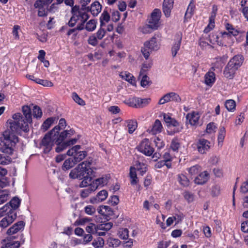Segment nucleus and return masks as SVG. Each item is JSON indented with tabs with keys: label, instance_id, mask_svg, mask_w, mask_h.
I'll return each mask as SVG.
<instances>
[{
	"label": "nucleus",
	"instance_id": "nucleus-1",
	"mask_svg": "<svg viewBox=\"0 0 248 248\" xmlns=\"http://www.w3.org/2000/svg\"><path fill=\"white\" fill-rule=\"evenodd\" d=\"M24 120L19 121H8V129L5 130L0 138V151L9 155H12L14 148L18 142V138L16 134L20 130L25 132L29 131V125L24 123Z\"/></svg>",
	"mask_w": 248,
	"mask_h": 248
},
{
	"label": "nucleus",
	"instance_id": "nucleus-2",
	"mask_svg": "<svg viewBox=\"0 0 248 248\" xmlns=\"http://www.w3.org/2000/svg\"><path fill=\"white\" fill-rule=\"evenodd\" d=\"M93 160L88 159L80 163L75 169L72 170L69 173V176L73 179H83L80 184V187H87L92 184V178L95 176V172L91 167Z\"/></svg>",
	"mask_w": 248,
	"mask_h": 248
},
{
	"label": "nucleus",
	"instance_id": "nucleus-3",
	"mask_svg": "<svg viewBox=\"0 0 248 248\" xmlns=\"http://www.w3.org/2000/svg\"><path fill=\"white\" fill-rule=\"evenodd\" d=\"M244 57L241 55H237L231 59L224 70V75L228 78L232 79L233 78L236 71L242 64Z\"/></svg>",
	"mask_w": 248,
	"mask_h": 248
},
{
	"label": "nucleus",
	"instance_id": "nucleus-4",
	"mask_svg": "<svg viewBox=\"0 0 248 248\" xmlns=\"http://www.w3.org/2000/svg\"><path fill=\"white\" fill-rule=\"evenodd\" d=\"M83 11L82 9H79V6L75 5L72 7V16L68 23L69 27H74L78 21H80V23L78 24L84 25L89 19V15L88 14H85Z\"/></svg>",
	"mask_w": 248,
	"mask_h": 248
},
{
	"label": "nucleus",
	"instance_id": "nucleus-5",
	"mask_svg": "<svg viewBox=\"0 0 248 248\" xmlns=\"http://www.w3.org/2000/svg\"><path fill=\"white\" fill-rule=\"evenodd\" d=\"M59 130V127H54L50 132L46 134L41 141V146L43 147L45 153L49 152L52 147L55 143L57 135L56 133H54L55 130Z\"/></svg>",
	"mask_w": 248,
	"mask_h": 248
},
{
	"label": "nucleus",
	"instance_id": "nucleus-6",
	"mask_svg": "<svg viewBox=\"0 0 248 248\" xmlns=\"http://www.w3.org/2000/svg\"><path fill=\"white\" fill-rule=\"evenodd\" d=\"M159 48V44L157 42L156 38L154 36L144 43V46L141 48V51L144 57L147 60L152 51L157 50Z\"/></svg>",
	"mask_w": 248,
	"mask_h": 248
},
{
	"label": "nucleus",
	"instance_id": "nucleus-7",
	"mask_svg": "<svg viewBox=\"0 0 248 248\" xmlns=\"http://www.w3.org/2000/svg\"><path fill=\"white\" fill-rule=\"evenodd\" d=\"M80 149L81 146L77 145L73 146L67 152V155L73 156V161L75 163L77 164L81 161L87 156V154L86 151H79Z\"/></svg>",
	"mask_w": 248,
	"mask_h": 248
},
{
	"label": "nucleus",
	"instance_id": "nucleus-8",
	"mask_svg": "<svg viewBox=\"0 0 248 248\" xmlns=\"http://www.w3.org/2000/svg\"><path fill=\"white\" fill-rule=\"evenodd\" d=\"M100 29L98 31L96 34L99 39H101L106 33V30L108 31V25L106 24L108 22V13L107 11H104L100 17Z\"/></svg>",
	"mask_w": 248,
	"mask_h": 248
},
{
	"label": "nucleus",
	"instance_id": "nucleus-9",
	"mask_svg": "<svg viewBox=\"0 0 248 248\" xmlns=\"http://www.w3.org/2000/svg\"><path fill=\"white\" fill-rule=\"evenodd\" d=\"M161 16L160 9L156 8L152 12L149 19L148 27L153 30H156L159 26V20Z\"/></svg>",
	"mask_w": 248,
	"mask_h": 248
},
{
	"label": "nucleus",
	"instance_id": "nucleus-10",
	"mask_svg": "<svg viewBox=\"0 0 248 248\" xmlns=\"http://www.w3.org/2000/svg\"><path fill=\"white\" fill-rule=\"evenodd\" d=\"M138 150L146 156H151L154 152V149L151 145L149 140L143 139L137 147Z\"/></svg>",
	"mask_w": 248,
	"mask_h": 248
},
{
	"label": "nucleus",
	"instance_id": "nucleus-11",
	"mask_svg": "<svg viewBox=\"0 0 248 248\" xmlns=\"http://www.w3.org/2000/svg\"><path fill=\"white\" fill-rule=\"evenodd\" d=\"M59 140L60 136L58 135L56 140L55 141V144L57 145V147L55 148V151L57 153L61 152L68 146L73 145L75 144L78 140V139L76 138L72 139L66 142H62L64 140Z\"/></svg>",
	"mask_w": 248,
	"mask_h": 248
},
{
	"label": "nucleus",
	"instance_id": "nucleus-12",
	"mask_svg": "<svg viewBox=\"0 0 248 248\" xmlns=\"http://www.w3.org/2000/svg\"><path fill=\"white\" fill-rule=\"evenodd\" d=\"M210 146V142L204 139H200L197 143L198 151L202 154H205L209 150Z\"/></svg>",
	"mask_w": 248,
	"mask_h": 248
},
{
	"label": "nucleus",
	"instance_id": "nucleus-13",
	"mask_svg": "<svg viewBox=\"0 0 248 248\" xmlns=\"http://www.w3.org/2000/svg\"><path fill=\"white\" fill-rule=\"evenodd\" d=\"M150 98H140L133 97L130 100V106L136 108H143L147 105L150 102Z\"/></svg>",
	"mask_w": 248,
	"mask_h": 248
},
{
	"label": "nucleus",
	"instance_id": "nucleus-14",
	"mask_svg": "<svg viewBox=\"0 0 248 248\" xmlns=\"http://www.w3.org/2000/svg\"><path fill=\"white\" fill-rule=\"evenodd\" d=\"M16 217V213H10L9 215L4 216L0 221V226L2 228H6L14 222Z\"/></svg>",
	"mask_w": 248,
	"mask_h": 248
},
{
	"label": "nucleus",
	"instance_id": "nucleus-15",
	"mask_svg": "<svg viewBox=\"0 0 248 248\" xmlns=\"http://www.w3.org/2000/svg\"><path fill=\"white\" fill-rule=\"evenodd\" d=\"M174 0H164L162 4V11L166 17L170 16L173 7Z\"/></svg>",
	"mask_w": 248,
	"mask_h": 248
},
{
	"label": "nucleus",
	"instance_id": "nucleus-16",
	"mask_svg": "<svg viewBox=\"0 0 248 248\" xmlns=\"http://www.w3.org/2000/svg\"><path fill=\"white\" fill-rule=\"evenodd\" d=\"M15 236H9L3 240L5 242V245L1 247V248H19L20 246V243L19 241H13V239H15Z\"/></svg>",
	"mask_w": 248,
	"mask_h": 248
},
{
	"label": "nucleus",
	"instance_id": "nucleus-17",
	"mask_svg": "<svg viewBox=\"0 0 248 248\" xmlns=\"http://www.w3.org/2000/svg\"><path fill=\"white\" fill-rule=\"evenodd\" d=\"M25 223L23 221H18L14 224L12 227H11L7 231V233L9 235H11L16 233L18 231L23 229L24 228Z\"/></svg>",
	"mask_w": 248,
	"mask_h": 248
},
{
	"label": "nucleus",
	"instance_id": "nucleus-18",
	"mask_svg": "<svg viewBox=\"0 0 248 248\" xmlns=\"http://www.w3.org/2000/svg\"><path fill=\"white\" fill-rule=\"evenodd\" d=\"M209 179V174L207 171H204L199 174L195 179L194 182L197 185H203Z\"/></svg>",
	"mask_w": 248,
	"mask_h": 248
},
{
	"label": "nucleus",
	"instance_id": "nucleus-19",
	"mask_svg": "<svg viewBox=\"0 0 248 248\" xmlns=\"http://www.w3.org/2000/svg\"><path fill=\"white\" fill-rule=\"evenodd\" d=\"M225 28L228 32L224 31L221 32V36L223 38L231 37L232 36H237L239 33L237 30H235L233 28V26L230 24L226 23L225 24Z\"/></svg>",
	"mask_w": 248,
	"mask_h": 248
},
{
	"label": "nucleus",
	"instance_id": "nucleus-20",
	"mask_svg": "<svg viewBox=\"0 0 248 248\" xmlns=\"http://www.w3.org/2000/svg\"><path fill=\"white\" fill-rule=\"evenodd\" d=\"M22 112L24 117L22 118L21 120H24V123L29 125V124L32 122L31 110L28 106H24L22 107Z\"/></svg>",
	"mask_w": 248,
	"mask_h": 248
},
{
	"label": "nucleus",
	"instance_id": "nucleus-21",
	"mask_svg": "<svg viewBox=\"0 0 248 248\" xmlns=\"http://www.w3.org/2000/svg\"><path fill=\"white\" fill-rule=\"evenodd\" d=\"M87 9L88 13L91 12L93 16H96L101 10V5L98 1H96L91 4V7L88 6Z\"/></svg>",
	"mask_w": 248,
	"mask_h": 248
},
{
	"label": "nucleus",
	"instance_id": "nucleus-22",
	"mask_svg": "<svg viewBox=\"0 0 248 248\" xmlns=\"http://www.w3.org/2000/svg\"><path fill=\"white\" fill-rule=\"evenodd\" d=\"M108 196L107 190H103L98 193L96 197L90 199V202L93 203H97L105 200Z\"/></svg>",
	"mask_w": 248,
	"mask_h": 248
},
{
	"label": "nucleus",
	"instance_id": "nucleus-23",
	"mask_svg": "<svg viewBox=\"0 0 248 248\" xmlns=\"http://www.w3.org/2000/svg\"><path fill=\"white\" fill-rule=\"evenodd\" d=\"M163 127L160 121L158 120H156L153 124L151 129H148L149 133L153 135H155L159 133L162 131Z\"/></svg>",
	"mask_w": 248,
	"mask_h": 248
},
{
	"label": "nucleus",
	"instance_id": "nucleus-24",
	"mask_svg": "<svg viewBox=\"0 0 248 248\" xmlns=\"http://www.w3.org/2000/svg\"><path fill=\"white\" fill-rule=\"evenodd\" d=\"M186 118L189 121V124L192 125L197 124L200 118L198 113L192 112L187 114Z\"/></svg>",
	"mask_w": 248,
	"mask_h": 248
},
{
	"label": "nucleus",
	"instance_id": "nucleus-25",
	"mask_svg": "<svg viewBox=\"0 0 248 248\" xmlns=\"http://www.w3.org/2000/svg\"><path fill=\"white\" fill-rule=\"evenodd\" d=\"M98 212L103 216V218H104L105 220H106L104 221L102 220L101 222H104L105 224L107 225L108 223L107 222L108 220V206L106 205L100 206Z\"/></svg>",
	"mask_w": 248,
	"mask_h": 248
},
{
	"label": "nucleus",
	"instance_id": "nucleus-26",
	"mask_svg": "<svg viewBox=\"0 0 248 248\" xmlns=\"http://www.w3.org/2000/svg\"><path fill=\"white\" fill-rule=\"evenodd\" d=\"M215 81V74L209 71L204 76V83L208 86H212Z\"/></svg>",
	"mask_w": 248,
	"mask_h": 248
},
{
	"label": "nucleus",
	"instance_id": "nucleus-27",
	"mask_svg": "<svg viewBox=\"0 0 248 248\" xmlns=\"http://www.w3.org/2000/svg\"><path fill=\"white\" fill-rule=\"evenodd\" d=\"M176 39L177 41L173 44L171 48V53L173 57H174L176 55L178 51L180 49L182 37L179 35H178L176 36Z\"/></svg>",
	"mask_w": 248,
	"mask_h": 248
},
{
	"label": "nucleus",
	"instance_id": "nucleus-28",
	"mask_svg": "<svg viewBox=\"0 0 248 248\" xmlns=\"http://www.w3.org/2000/svg\"><path fill=\"white\" fill-rule=\"evenodd\" d=\"M120 76L124 79L125 80L131 84L135 83V78L130 73L127 72H123L120 74Z\"/></svg>",
	"mask_w": 248,
	"mask_h": 248
},
{
	"label": "nucleus",
	"instance_id": "nucleus-29",
	"mask_svg": "<svg viewBox=\"0 0 248 248\" xmlns=\"http://www.w3.org/2000/svg\"><path fill=\"white\" fill-rule=\"evenodd\" d=\"M102 228L93 223H91L86 227V231L90 234H95L97 233L99 230H101Z\"/></svg>",
	"mask_w": 248,
	"mask_h": 248
},
{
	"label": "nucleus",
	"instance_id": "nucleus-30",
	"mask_svg": "<svg viewBox=\"0 0 248 248\" xmlns=\"http://www.w3.org/2000/svg\"><path fill=\"white\" fill-rule=\"evenodd\" d=\"M127 124V127L128 129V133L129 134L133 133L137 128L138 124L136 120H128L126 121Z\"/></svg>",
	"mask_w": 248,
	"mask_h": 248
},
{
	"label": "nucleus",
	"instance_id": "nucleus-31",
	"mask_svg": "<svg viewBox=\"0 0 248 248\" xmlns=\"http://www.w3.org/2000/svg\"><path fill=\"white\" fill-rule=\"evenodd\" d=\"M10 213L16 212L10 208V205L8 204H6L0 209V217L6 216V215H9Z\"/></svg>",
	"mask_w": 248,
	"mask_h": 248
},
{
	"label": "nucleus",
	"instance_id": "nucleus-32",
	"mask_svg": "<svg viewBox=\"0 0 248 248\" xmlns=\"http://www.w3.org/2000/svg\"><path fill=\"white\" fill-rule=\"evenodd\" d=\"M95 190V187L92 186L90 185L87 186L86 188L81 190L80 196L82 198H85L87 197L91 192Z\"/></svg>",
	"mask_w": 248,
	"mask_h": 248
},
{
	"label": "nucleus",
	"instance_id": "nucleus-33",
	"mask_svg": "<svg viewBox=\"0 0 248 248\" xmlns=\"http://www.w3.org/2000/svg\"><path fill=\"white\" fill-rule=\"evenodd\" d=\"M169 126H172L174 127L173 133H178L180 132L182 129L183 127L180 124L174 119L172 118L170 122L168 124Z\"/></svg>",
	"mask_w": 248,
	"mask_h": 248
},
{
	"label": "nucleus",
	"instance_id": "nucleus-34",
	"mask_svg": "<svg viewBox=\"0 0 248 248\" xmlns=\"http://www.w3.org/2000/svg\"><path fill=\"white\" fill-rule=\"evenodd\" d=\"M75 133V131L73 129H70L69 130H65L63 132H62L60 134L58 135L60 136V140H64L67 138H69L71 136L73 135Z\"/></svg>",
	"mask_w": 248,
	"mask_h": 248
},
{
	"label": "nucleus",
	"instance_id": "nucleus-35",
	"mask_svg": "<svg viewBox=\"0 0 248 248\" xmlns=\"http://www.w3.org/2000/svg\"><path fill=\"white\" fill-rule=\"evenodd\" d=\"M2 153L5 154L6 155L0 154V164L3 165L9 164L11 162V158L9 156L11 155Z\"/></svg>",
	"mask_w": 248,
	"mask_h": 248
},
{
	"label": "nucleus",
	"instance_id": "nucleus-36",
	"mask_svg": "<svg viewBox=\"0 0 248 248\" xmlns=\"http://www.w3.org/2000/svg\"><path fill=\"white\" fill-rule=\"evenodd\" d=\"M55 121V118H47L43 123L42 125V129L44 131L47 130L53 124Z\"/></svg>",
	"mask_w": 248,
	"mask_h": 248
},
{
	"label": "nucleus",
	"instance_id": "nucleus-37",
	"mask_svg": "<svg viewBox=\"0 0 248 248\" xmlns=\"http://www.w3.org/2000/svg\"><path fill=\"white\" fill-rule=\"evenodd\" d=\"M20 203V201L19 199L17 197H14L10 202L9 205H10V208L15 211L19 207Z\"/></svg>",
	"mask_w": 248,
	"mask_h": 248
},
{
	"label": "nucleus",
	"instance_id": "nucleus-38",
	"mask_svg": "<svg viewBox=\"0 0 248 248\" xmlns=\"http://www.w3.org/2000/svg\"><path fill=\"white\" fill-rule=\"evenodd\" d=\"M136 169L140 171V173L143 175L147 171V165L143 163L138 162L136 164Z\"/></svg>",
	"mask_w": 248,
	"mask_h": 248
},
{
	"label": "nucleus",
	"instance_id": "nucleus-39",
	"mask_svg": "<svg viewBox=\"0 0 248 248\" xmlns=\"http://www.w3.org/2000/svg\"><path fill=\"white\" fill-rule=\"evenodd\" d=\"M178 180L180 184L184 186H187L189 185V180L184 174H179L178 175Z\"/></svg>",
	"mask_w": 248,
	"mask_h": 248
},
{
	"label": "nucleus",
	"instance_id": "nucleus-40",
	"mask_svg": "<svg viewBox=\"0 0 248 248\" xmlns=\"http://www.w3.org/2000/svg\"><path fill=\"white\" fill-rule=\"evenodd\" d=\"M84 29V25L78 24L76 28L69 30L67 33V35L69 36L72 33H74L75 35H76L78 34V31H81Z\"/></svg>",
	"mask_w": 248,
	"mask_h": 248
},
{
	"label": "nucleus",
	"instance_id": "nucleus-41",
	"mask_svg": "<svg viewBox=\"0 0 248 248\" xmlns=\"http://www.w3.org/2000/svg\"><path fill=\"white\" fill-rule=\"evenodd\" d=\"M225 106L228 110L231 111L235 109V102L232 99L227 100L225 102Z\"/></svg>",
	"mask_w": 248,
	"mask_h": 248
},
{
	"label": "nucleus",
	"instance_id": "nucleus-42",
	"mask_svg": "<svg viewBox=\"0 0 248 248\" xmlns=\"http://www.w3.org/2000/svg\"><path fill=\"white\" fill-rule=\"evenodd\" d=\"M105 183H106V179L103 177H101L96 179L94 181H93L91 185L92 186L95 187L96 190L99 186H103Z\"/></svg>",
	"mask_w": 248,
	"mask_h": 248
},
{
	"label": "nucleus",
	"instance_id": "nucleus-43",
	"mask_svg": "<svg viewBox=\"0 0 248 248\" xmlns=\"http://www.w3.org/2000/svg\"><path fill=\"white\" fill-rule=\"evenodd\" d=\"M95 28L96 22L93 19L89 20L86 23L85 27H84V28H85V29L89 31H93L95 29Z\"/></svg>",
	"mask_w": 248,
	"mask_h": 248
},
{
	"label": "nucleus",
	"instance_id": "nucleus-44",
	"mask_svg": "<svg viewBox=\"0 0 248 248\" xmlns=\"http://www.w3.org/2000/svg\"><path fill=\"white\" fill-rule=\"evenodd\" d=\"M76 163H75V162L73 161V159L72 158H68L65 160L63 166H62V169L63 170H68L70 168H72L75 164Z\"/></svg>",
	"mask_w": 248,
	"mask_h": 248
},
{
	"label": "nucleus",
	"instance_id": "nucleus-45",
	"mask_svg": "<svg viewBox=\"0 0 248 248\" xmlns=\"http://www.w3.org/2000/svg\"><path fill=\"white\" fill-rule=\"evenodd\" d=\"M226 135V130L224 127H220L218 132V143H222Z\"/></svg>",
	"mask_w": 248,
	"mask_h": 248
},
{
	"label": "nucleus",
	"instance_id": "nucleus-46",
	"mask_svg": "<svg viewBox=\"0 0 248 248\" xmlns=\"http://www.w3.org/2000/svg\"><path fill=\"white\" fill-rule=\"evenodd\" d=\"M201 170V168L198 165H196L188 169V172L192 175L197 174Z\"/></svg>",
	"mask_w": 248,
	"mask_h": 248
},
{
	"label": "nucleus",
	"instance_id": "nucleus-47",
	"mask_svg": "<svg viewBox=\"0 0 248 248\" xmlns=\"http://www.w3.org/2000/svg\"><path fill=\"white\" fill-rule=\"evenodd\" d=\"M72 98L73 100L78 105L81 106H84L85 105V101L82 99L77 93H72Z\"/></svg>",
	"mask_w": 248,
	"mask_h": 248
},
{
	"label": "nucleus",
	"instance_id": "nucleus-48",
	"mask_svg": "<svg viewBox=\"0 0 248 248\" xmlns=\"http://www.w3.org/2000/svg\"><path fill=\"white\" fill-rule=\"evenodd\" d=\"M32 115L36 118L41 117L42 116V112L41 108L37 106H34L32 110Z\"/></svg>",
	"mask_w": 248,
	"mask_h": 248
},
{
	"label": "nucleus",
	"instance_id": "nucleus-49",
	"mask_svg": "<svg viewBox=\"0 0 248 248\" xmlns=\"http://www.w3.org/2000/svg\"><path fill=\"white\" fill-rule=\"evenodd\" d=\"M195 8V5L194 3L191 1L189 4V5L187 8L186 11L185 16H187L188 17H190L191 15L193 14L194 10Z\"/></svg>",
	"mask_w": 248,
	"mask_h": 248
},
{
	"label": "nucleus",
	"instance_id": "nucleus-50",
	"mask_svg": "<svg viewBox=\"0 0 248 248\" xmlns=\"http://www.w3.org/2000/svg\"><path fill=\"white\" fill-rule=\"evenodd\" d=\"M180 146V143L178 141V139H173L172 140L171 144H170V148L172 149V150L174 151H177L179 149V147Z\"/></svg>",
	"mask_w": 248,
	"mask_h": 248
},
{
	"label": "nucleus",
	"instance_id": "nucleus-51",
	"mask_svg": "<svg viewBox=\"0 0 248 248\" xmlns=\"http://www.w3.org/2000/svg\"><path fill=\"white\" fill-rule=\"evenodd\" d=\"M169 96H170V101H175L176 102H180L181 101V97L176 93L174 92L169 93Z\"/></svg>",
	"mask_w": 248,
	"mask_h": 248
},
{
	"label": "nucleus",
	"instance_id": "nucleus-52",
	"mask_svg": "<svg viewBox=\"0 0 248 248\" xmlns=\"http://www.w3.org/2000/svg\"><path fill=\"white\" fill-rule=\"evenodd\" d=\"M59 127V130H55V132L54 133H56V135L59 134V131L61 130V128H64L66 126V121L64 119L61 118L59 121V125L56 126L55 127Z\"/></svg>",
	"mask_w": 248,
	"mask_h": 248
},
{
	"label": "nucleus",
	"instance_id": "nucleus-53",
	"mask_svg": "<svg viewBox=\"0 0 248 248\" xmlns=\"http://www.w3.org/2000/svg\"><path fill=\"white\" fill-rule=\"evenodd\" d=\"M91 0H80L81 7L79 9H82L85 14H88V6L87 5L90 2Z\"/></svg>",
	"mask_w": 248,
	"mask_h": 248
},
{
	"label": "nucleus",
	"instance_id": "nucleus-54",
	"mask_svg": "<svg viewBox=\"0 0 248 248\" xmlns=\"http://www.w3.org/2000/svg\"><path fill=\"white\" fill-rule=\"evenodd\" d=\"M120 237L123 239H127L128 238V230L126 228L122 229L121 231H119Z\"/></svg>",
	"mask_w": 248,
	"mask_h": 248
},
{
	"label": "nucleus",
	"instance_id": "nucleus-55",
	"mask_svg": "<svg viewBox=\"0 0 248 248\" xmlns=\"http://www.w3.org/2000/svg\"><path fill=\"white\" fill-rule=\"evenodd\" d=\"M8 194L5 191L0 192V204L5 202L8 200Z\"/></svg>",
	"mask_w": 248,
	"mask_h": 248
},
{
	"label": "nucleus",
	"instance_id": "nucleus-56",
	"mask_svg": "<svg viewBox=\"0 0 248 248\" xmlns=\"http://www.w3.org/2000/svg\"><path fill=\"white\" fill-rule=\"evenodd\" d=\"M121 241L118 239L109 237V247H117L120 245Z\"/></svg>",
	"mask_w": 248,
	"mask_h": 248
},
{
	"label": "nucleus",
	"instance_id": "nucleus-57",
	"mask_svg": "<svg viewBox=\"0 0 248 248\" xmlns=\"http://www.w3.org/2000/svg\"><path fill=\"white\" fill-rule=\"evenodd\" d=\"M169 93H168L164 95L162 97H161L159 100L158 104L159 105L164 104L167 102L170 101V96H169Z\"/></svg>",
	"mask_w": 248,
	"mask_h": 248
},
{
	"label": "nucleus",
	"instance_id": "nucleus-58",
	"mask_svg": "<svg viewBox=\"0 0 248 248\" xmlns=\"http://www.w3.org/2000/svg\"><path fill=\"white\" fill-rule=\"evenodd\" d=\"M215 19L209 18V24L204 30L205 33H208L214 27Z\"/></svg>",
	"mask_w": 248,
	"mask_h": 248
},
{
	"label": "nucleus",
	"instance_id": "nucleus-59",
	"mask_svg": "<svg viewBox=\"0 0 248 248\" xmlns=\"http://www.w3.org/2000/svg\"><path fill=\"white\" fill-rule=\"evenodd\" d=\"M34 6L35 8L39 9L43 6H48L46 3H45L44 0H37L34 4Z\"/></svg>",
	"mask_w": 248,
	"mask_h": 248
},
{
	"label": "nucleus",
	"instance_id": "nucleus-60",
	"mask_svg": "<svg viewBox=\"0 0 248 248\" xmlns=\"http://www.w3.org/2000/svg\"><path fill=\"white\" fill-rule=\"evenodd\" d=\"M85 212L88 215H92L95 213V209L93 206L89 205L85 207Z\"/></svg>",
	"mask_w": 248,
	"mask_h": 248
},
{
	"label": "nucleus",
	"instance_id": "nucleus-61",
	"mask_svg": "<svg viewBox=\"0 0 248 248\" xmlns=\"http://www.w3.org/2000/svg\"><path fill=\"white\" fill-rule=\"evenodd\" d=\"M149 77L146 75H144L142 77L141 82H140V85L142 87H145L147 85H148L149 83Z\"/></svg>",
	"mask_w": 248,
	"mask_h": 248
},
{
	"label": "nucleus",
	"instance_id": "nucleus-62",
	"mask_svg": "<svg viewBox=\"0 0 248 248\" xmlns=\"http://www.w3.org/2000/svg\"><path fill=\"white\" fill-rule=\"evenodd\" d=\"M216 127L214 123L208 124L206 127V131L207 133H211L215 131Z\"/></svg>",
	"mask_w": 248,
	"mask_h": 248
},
{
	"label": "nucleus",
	"instance_id": "nucleus-63",
	"mask_svg": "<svg viewBox=\"0 0 248 248\" xmlns=\"http://www.w3.org/2000/svg\"><path fill=\"white\" fill-rule=\"evenodd\" d=\"M240 191L243 193H246L248 192V182H244L242 184Z\"/></svg>",
	"mask_w": 248,
	"mask_h": 248
},
{
	"label": "nucleus",
	"instance_id": "nucleus-64",
	"mask_svg": "<svg viewBox=\"0 0 248 248\" xmlns=\"http://www.w3.org/2000/svg\"><path fill=\"white\" fill-rule=\"evenodd\" d=\"M241 229L244 232H248V220L242 223Z\"/></svg>",
	"mask_w": 248,
	"mask_h": 248
}]
</instances>
